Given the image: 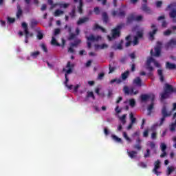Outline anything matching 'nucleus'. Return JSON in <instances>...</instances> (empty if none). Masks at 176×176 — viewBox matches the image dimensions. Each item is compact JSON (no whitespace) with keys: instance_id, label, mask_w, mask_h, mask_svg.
<instances>
[{"instance_id":"obj_1","label":"nucleus","mask_w":176,"mask_h":176,"mask_svg":"<svg viewBox=\"0 0 176 176\" xmlns=\"http://www.w3.org/2000/svg\"><path fill=\"white\" fill-rule=\"evenodd\" d=\"M123 27H124V23L117 25V26L111 30V36L109 35L107 36L108 41H115L116 38H119V36H120V31H122Z\"/></svg>"},{"instance_id":"obj_2","label":"nucleus","mask_w":176,"mask_h":176,"mask_svg":"<svg viewBox=\"0 0 176 176\" xmlns=\"http://www.w3.org/2000/svg\"><path fill=\"white\" fill-rule=\"evenodd\" d=\"M151 30H153L148 32V36H149L150 41H153L155 39V35H156L158 31V29L156 27V25L153 23L151 24Z\"/></svg>"},{"instance_id":"obj_3","label":"nucleus","mask_w":176,"mask_h":176,"mask_svg":"<svg viewBox=\"0 0 176 176\" xmlns=\"http://www.w3.org/2000/svg\"><path fill=\"white\" fill-rule=\"evenodd\" d=\"M123 91L125 94H127L128 96H133V94L135 96L138 93V91H134V87H131V89H129L127 86L124 87Z\"/></svg>"},{"instance_id":"obj_4","label":"nucleus","mask_w":176,"mask_h":176,"mask_svg":"<svg viewBox=\"0 0 176 176\" xmlns=\"http://www.w3.org/2000/svg\"><path fill=\"white\" fill-rule=\"evenodd\" d=\"M22 28H23L25 32V43H28V35L30 34V32L28 31V25H27L25 22H23Z\"/></svg>"},{"instance_id":"obj_5","label":"nucleus","mask_w":176,"mask_h":176,"mask_svg":"<svg viewBox=\"0 0 176 176\" xmlns=\"http://www.w3.org/2000/svg\"><path fill=\"white\" fill-rule=\"evenodd\" d=\"M160 168V160H157L155 163H154V168L153 170V173L155 174V175H160L162 174L161 172L157 171Z\"/></svg>"},{"instance_id":"obj_6","label":"nucleus","mask_w":176,"mask_h":176,"mask_svg":"<svg viewBox=\"0 0 176 176\" xmlns=\"http://www.w3.org/2000/svg\"><path fill=\"white\" fill-rule=\"evenodd\" d=\"M176 46V39L171 38L168 43H166L165 47L166 49H174Z\"/></svg>"},{"instance_id":"obj_7","label":"nucleus","mask_w":176,"mask_h":176,"mask_svg":"<svg viewBox=\"0 0 176 176\" xmlns=\"http://www.w3.org/2000/svg\"><path fill=\"white\" fill-rule=\"evenodd\" d=\"M164 91H166L168 94H171V93H175L176 89L173 87V85L170 84H166Z\"/></svg>"},{"instance_id":"obj_8","label":"nucleus","mask_w":176,"mask_h":176,"mask_svg":"<svg viewBox=\"0 0 176 176\" xmlns=\"http://www.w3.org/2000/svg\"><path fill=\"white\" fill-rule=\"evenodd\" d=\"M51 43L54 45V46H61V47H64V46H65V40L64 38H62V45H60L57 42V40H56V38L52 37Z\"/></svg>"},{"instance_id":"obj_9","label":"nucleus","mask_w":176,"mask_h":176,"mask_svg":"<svg viewBox=\"0 0 176 176\" xmlns=\"http://www.w3.org/2000/svg\"><path fill=\"white\" fill-rule=\"evenodd\" d=\"M142 10L147 13V14H152V10L146 5V3L142 5Z\"/></svg>"},{"instance_id":"obj_10","label":"nucleus","mask_w":176,"mask_h":176,"mask_svg":"<svg viewBox=\"0 0 176 176\" xmlns=\"http://www.w3.org/2000/svg\"><path fill=\"white\" fill-rule=\"evenodd\" d=\"M155 53L153 54V50H151L150 53L151 56H154L155 57H160V53L162 52V49H160V47H155Z\"/></svg>"},{"instance_id":"obj_11","label":"nucleus","mask_w":176,"mask_h":176,"mask_svg":"<svg viewBox=\"0 0 176 176\" xmlns=\"http://www.w3.org/2000/svg\"><path fill=\"white\" fill-rule=\"evenodd\" d=\"M133 21H135V14H130L126 18V24H131Z\"/></svg>"},{"instance_id":"obj_12","label":"nucleus","mask_w":176,"mask_h":176,"mask_svg":"<svg viewBox=\"0 0 176 176\" xmlns=\"http://www.w3.org/2000/svg\"><path fill=\"white\" fill-rule=\"evenodd\" d=\"M90 19L89 17H83V18H80L78 21H77V25H82V24H85V23H87Z\"/></svg>"},{"instance_id":"obj_13","label":"nucleus","mask_w":176,"mask_h":176,"mask_svg":"<svg viewBox=\"0 0 176 176\" xmlns=\"http://www.w3.org/2000/svg\"><path fill=\"white\" fill-rule=\"evenodd\" d=\"M133 84L136 86H138L139 87H141V86H142V80H141V78L140 77H136L133 80Z\"/></svg>"},{"instance_id":"obj_14","label":"nucleus","mask_w":176,"mask_h":176,"mask_svg":"<svg viewBox=\"0 0 176 176\" xmlns=\"http://www.w3.org/2000/svg\"><path fill=\"white\" fill-rule=\"evenodd\" d=\"M72 67H74V65H71V62H67L66 68H69L68 70L66 71V75L68 76V74H72Z\"/></svg>"},{"instance_id":"obj_15","label":"nucleus","mask_w":176,"mask_h":176,"mask_svg":"<svg viewBox=\"0 0 176 176\" xmlns=\"http://www.w3.org/2000/svg\"><path fill=\"white\" fill-rule=\"evenodd\" d=\"M138 152L135 151H127V155L131 159H135L137 157Z\"/></svg>"},{"instance_id":"obj_16","label":"nucleus","mask_w":176,"mask_h":176,"mask_svg":"<svg viewBox=\"0 0 176 176\" xmlns=\"http://www.w3.org/2000/svg\"><path fill=\"white\" fill-rule=\"evenodd\" d=\"M147 145L153 151L154 153L156 154L157 153L156 151V144L154 142H149Z\"/></svg>"},{"instance_id":"obj_17","label":"nucleus","mask_w":176,"mask_h":176,"mask_svg":"<svg viewBox=\"0 0 176 176\" xmlns=\"http://www.w3.org/2000/svg\"><path fill=\"white\" fill-rule=\"evenodd\" d=\"M23 16V10H21V6L20 5L17 6L16 18L20 19Z\"/></svg>"},{"instance_id":"obj_18","label":"nucleus","mask_w":176,"mask_h":176,"mask_svg":"<svg viewBox=\"0 0 176 176\" xmlns=\"http://www.w3.org/2000/svg\"><path fill=\"white\" fill-rule=\"evenodd\" d=\"M140 98L142 102H145L151 98V96L148 94H142Z\"/></svg>"},{"instance_id":"obj_19","label":"nucleus","mask_w":176,"mask_h":176,"mask_svg":"<svg viewBox=\"0 0 176 176\" xmlns=\"http://www.w3.org/2000/svg\"><path fill=\"white\" fill-rule=\"evenodd\" d=\"M92 98L93 100H96V96H94V93L93 91H87V96L85 98V101H87V98Z\"/></svg>"},{"instance_id":"obj_20","label":"nucleus","mask_w":176,"mask_h":176,"mask_svg":"<svg viewBox=\"0 0 176 176\" xmlns=\"http://www.w3.org/2000/svg\"><path fill=\"white\" fill-rule=\"evenodd\" d=\"M98 36L96 37L94 35L91 34L89 36L87 37V41L89 42H97L98 41Z\"/></svg>"},{"instance_id":"obj_21","label":"nucleus","mask_w":176,"mask_h":176,"mask_svg":"<svg viewBox=\"0 0 176 176\" xmlns=\"http://www.w3.org/2000/svg\"><path fill=\"white\" fill-rule=\"evenodd\" d=\"M166 68H168V69H176V65L171 63L170 62H166Z\"/></svg>"},{"instance_id":"obj_22","label":"nucleus","mask_w":176,"mask_h":176,"mask_svg":"<svg viewBox=\"0 0 176 176\" xmlns=\"http://www.w3.org/2000/svg\"><path fill=\"white\" fill-rule=\"evenodd\" d=\"M108 47V45L107 44H102L98 45V44H95V50H98V49H107Z\"/></svg>"},{"instance_id":"obj_23","label":"nucleus","mask_w":176,"mask_h":176,"mask_svg":"<svg viewBox=\"0 0 176 176\" xmlns=\"http://www.w3.org/2000/svg\"><path fill=\"white\" fill-rule=\"evenodd\" d=\"M131 36L130 35L126 37V41H127V42L125 44L126 47H129V46L131 45V43H133V41H131Z\"/></svg>"},{"instance_id":"obj_24","label":"nucleus","mask_w":176,"mask_h":176,"mask_svg":"<svg viewBox=\"0 0 176 176\" xmlns=\"http://www.w3.org/2000/svg\"><path fill=\"white\" fill-rule=\"evenodd\" d=\"M102 20H103L104 23H105V24H107L109 21L108 14H107V12H102Z\"/></svg>"},{"instance_id":"obj_25","label":"nucleus","mask_w":176,"mask_h":176,"mask_svg":"<svg viewBox=\"0 0 176 176\" xmlns=\"http://www.w3.org/2000/svg\"><path fill=\"white\" fill-rule=\"evenodd\" d=\"M78 13L80 14H82L83 13V1L80 0L79 6L78 7Z\"/></svg>"},{"instance_id":"obj_26","label":"nucleus","mask_w":176,"mask_h":176,"mask_svg":"<svg viewBox=\"0 0 176 176\" xmlns=\"http://www.w3.org/2000/svg\"><path fill=\"white\" fill-rule=\"evenodd\" d=\"M162 116H164L166 118L170 116V114H168V113H167V108L166 107V106H164L162 110Z\"/></svg>"},{"instance_id":"obj_27","label":"nucleus","mask_w":176,"mask_h":176,"mask_svg":"<svg viewBox=\"0 0 176 176\" xmlns=\"http://www.w3.org/2000/svg\"><path fill=\"white\" fill-rule=\"evenodd\" d=\"M157 74L160 76V80L161 82H164V76H163V70L162 69H158L157 70Z\"/></svg>"},{"instance_id":"obj_28","label":"nucleus","mask_w":176,"mask_h":176,"mask_svg":"<svg viewBox=\"0 0 176 176\" xmlns=\"http://www.w3.org/2000/svg\"><path fill=\"white\" fill-rule=\"evenodd\" d=\"M39 54H41V52L39 51H35V52L30 53V56L33 58H37L38 56H39Z\"/></svg>"},{"instance_id":"obj_29","label":"nucleus","mask_w":176,"mask_h":176,"mask_svg":"<svg viewBox=\"0 0 176 176\" xmlns=\"http://www.w3.org/2000/svg\"><path fill=\"white\" fill-rule=\"evenodd\" d=\"M129 74H130V72L129 71H126L121 74V78L122 80H126V78L129 77Z\"/></svg>"},{"instance_id":"obj_30","label":"nucleus","mask_w":176,"mask_h":176,"mask_svg":"<svg viewBox=\"0 0 176 176\" xmlns=\"http://www.w3.org/2000/svg\"><path fill=\"white\" fill-rule=\"evenodd\" d=\"M58 6L63 9H67L69 6V3H59Z\"/></svg>"},{"instance_id":"obj_31","label":"nucleus","mask_w":176,"mask_h":176,"mask_svg":"<svg viewBox=\"0 0 176 176\" xmlns=\"http://www.w3.org/2000/svg\"><path fill=\"white\" fill-rule=\"evenodd\" d=\"M169 16H170V19H175V17H176V10L175 9H173L170 12Z\"/></svg>"},{"instance_id":"obj_32","label":"nucleus","mask_w":176,"mask_h":176,"mask_svg":"<svg viewBox=\"0 0 176 176\" xmlns=\"http://www.w3.org/2000/svg\"><path fill=\"white\" fill-rule=\"evenodd\" d=\"M166 98H168V94L164 91V93L161 94V100H166Z\"/></svg>"},{"instance_id":"obj_33","label":"nucleus","mask_w":176,"mask_h":176,"mask_svg":"<svg viewBox=\"0 0 176 176\" xmlns=\"http://www.w3.org/2000/svg\"><path fill=\"white\" fill-rule=\"evenodd\" d=\"M138 36H134L133 41V46H137L140 43V41H138Z\"/></svg>"},{"instance_id":"obj_34","label":"nucleus","mask_w":176,"mask_h":176,"mask_svg":"<svg viewBox=\"0 0 176 176\" xmlns=\"http://www.w3.org/2000/svg\"><path fill=\"white\" fill-rule=\"evenodd\" d=\"M155 107V103H151V104L148 105L147 109L148 111V115H151V112H152V109H153Z\"/></svg>"},{"instance_id":"obj_35","label":"nucleus","mask_w":176,"mask_h":176,"mask_svg":"<svg viewBox=\"0 0 176 176\" xmlns=\"http://www.w3.org/2000/svg\"><path fill=\"white\" fill-rule=\"evenodd\" d=\"M111 138L116 142H122V139L120 138H118L116 135H112Z\"/></svg>"},{"instance_id":"obj_36","label":"nucleus","mask_w":176,"mask_h":176,"mask_svg":"<svg viewBox=\"0 0 176 176\" xmlns=\"http://www.w3.org/2000/svg\"><path fill=\"white\" fill-rule=\"evenodd\" d=\"M80 42H82V41L80 40H76L74 41V43H72L71 46L72 47H76L78 46V45H79V43H80Z\"/></svg>"},{"instance_id":"obj_37","label":"nucleus","mask_w":176,"mask_h":176,"mask_svg":"<svg viewBox=\"0 0 176 176\" xmlns=\"http://www.w3.org/2000/svg\"><path fill=\"white\" fill-rule=\"evenodd\" d=\"M61 14H64V11L60 10H56V11L54 12V16H58Z\"/></svg>"},{"instance_id":"obj_38","label":"nucleus","mask_w":176,"mask_h":176,"mask_svg":"<svg viewBox=\"0 0 176 176\" xmlns=\"http://www.w3.org/2000/svg\"><path fill=\"white\" fill-rule=\"evenodd\" d=\"M176 6V3L173 2L169 4L167 8H166V10H170V9H173V8H175Z\"/></svg>"},{"instance_id":"obj_39","label":"nucleus","mask_w":176,"mask_h":176,"mask_svg":"<svg viewBox=\"0 0 176 176\" xmlns=\"http://www.w3.org/2000/svg\"><path fill=\"white\" fill-rule=\"evenodd\" d=\"M38 25V21L36 20H32L30 23V26L32 28H35Z\"/></svg>"},{"instance_id":"obj_40","label":"nucleus","mask_w":176,"mask_h":176,"mask_svg":"<svg viewBox=\"0 0 176 176\" xmlns=\"http://www.w3.org/2000/svg\"><path fill=\"white\" fill-rule=\"evenodd\" d=\"M138 36V38H141L144 37V32H142V31H138L136 32V36Z\"/></svg>"},{"instance_id":"obj_41","label":"nucleus","mask_w":176,"mask_h":176,"mask_svg":"<svg viewBox=\"0 0 176 176\" xmlns=\"http://www.w3.org/2000/svg\"><path fill=\"white\" fill-rule=\"evenodd\" d=\"M69 16H70V17H72V19H74V17H76V12L75 10V8H73L71 12H69Z\"/></svg>"},{"instance_id":"obj_42","label":"nucleus","mask_w":176,"mask_h":176,"mask_svg":"<svg viewBox=\"0 0 176 176\" xmlns=\"http://www.w3.org/2000/svg\"><path fill=\"white\" fill-rule=\"evenodd\" d=\"M37 39H38L39 41L43 39V34L42 33V32L38 31L37 32Z\"/></svg>"},{"instance_id":"obj_43","label":"nucleus","mask_w":176,"mask_h":176,"mask_svg":"<svg viewBox=\"0 0 176 176\" xmlns=\"http://www.w3.org/2000/svg\"><path fill=\"white\" fill-rule=\"evenodd\" d=\"M149 156H151V150L147 148L146 153L144 154V157L146 159L147 157H149Z\"/></svg>"},{"instance_id":"obj_44","label":"nucleus","mask_w":176,"mask_h":176,"mask_svg":"<svg viewBox=\"0 0 176 176\" xmlns=\"http://www.w3.org/2000/svg\"><path fill=\"white\" fill-rule=\"evenodd\" d=\"M122 135H123L124 138H125V140H126L129 142H131V139H130L129 135H127L126 132H123Z\"/></svg>"},{"instance_id":"obj_45","label":"nucleus","mask_w":176,"mask_h":176,"mask_svg":"<svg viewBox=\"0 0 176 176\" xmlns=\"http://www.w3.org/2000/svg\"><path fill=\"white\" fill-rule=\"evenodd\" d=\"M154 62H155V58H153V57H150L147 59L146 65H151V63Z\"/></svg>"},{"instance_id":"obj_46","label":"nucleus","mask_w":176,"mask_h":176,"mask_svg":"<svg viewBox=\"0 0 176 176\" xmlns=\"http://www.w3.org/2000/svg\"><path fill=\"white\" fill-rule=\"evenodd\" d=\"M130 118H131V124H134V123H135L136 118H134V115L133 114V113H131Z\"/></svg>"},{"instance_id":"obj_47","label":"nucleus","mask_w":176,"mask_h":176,"mask_svg":"<svg viewBox=\"0 0 176 176\" xmlns=\"http://www.w3.org/2000/svg\"><path fill=\"white\" fill-rule=\"evenodd\" d=\"M129 105L132 108H134V107H135V100L134 99H130L129 100Z\"/></svg>"},{"instance_id":"obj_48","label":"nucleus","mask_w":176,"mask_h":176,"mask_svg":"<svg viewBox=\"0 0 176 176\" xmlns=\"http://www.w3.org/2000/svg\"><path fill=\"white\" fill-rule=\"evenodd\" d=\"M76 35L75 34H74V33H70L69 34V38H68V39H69V41H72V39H75L76 38Z\"/></svg>"},{"instance_id":"obj_49","label":"nucleus","mask_w":176,"mask_h":176,"mask_svg":"<svg viewBox=\"0 0 176 176\" xmlns=\"http://www.w3.org/2000/svg\"><path fill=\"white\" fill-rule=\"evenodd\" d=\"M126 114H124L122 116V117L120 118V120H121L122 124H124L126 123Z\"/></svg>"},{"instance_id":"obj_50","label":"nucleus","mask_w":176,"mask_h":176,"mask_svg":"<svg viewBox=\"0 0 176 176\" xmlns=\"http://www.w3.org/2000/svg\"><path fill=\"white\" fill-rule=\"evenodd\" d=\"M143 18L142 15H135V21H142Z\"/></svg>"},{"instance_id":"obj_51","label":"nucleus","mask_w":176,"mask_h":176,"mask_svg":"<svg viewBox=\"0 0 176 176\" xmlns=\"http://www.w3.org/2000/svg\"><path fill=\"white\" fill-rule=\"evenodd\" d=\"M160 148H161L162 152H164V151H166V149H167V146L166 145V144L162 143L160 145Z\"/></svg>"},{"instance_id":"obj_52","label":"nucleus","mask_w":176,"mask_h":176,"mask_svg":"<svg viewBox=\"0 0 176 176\" xmlns=\"http://www.w3.org/2000/svg\"><path fill=\"white\" fill-rule=\"evenodd\" d=\"M148 135H149V129H146L143 132V137L144 138H148Z\"/></svg>"},{"instance_id":"obj_53","label":"nucleus","mask_w":176,"mask_h":176,"mask_svg":"<svg viewBox=\"0 0 176 176\" xmlns=\"http://www.w3.org/2000/svg\"><path fill=\"white\" fill-rule=\"evenodd\" d=\"M138 166H139V167H142V168H146V167H148L146 164H145V162H140L138 164Z\"/></svg>"},{"instance_id":"obj_54","label":"nucleus","mask_w":176,"mask_h":176,"mask_svg":"<svg viewBox=\"0 0 176 176\" xmlns=\"http://www.w3.org/2000/svg\"><path fill=\"white\" fill-rule=\"evenodd\" d=\"M118 16L119 17H124L126 16V12H124V10H121L118 14Z\"/></svg>"},{"instance_id":"obj_55","label":"nucleus","mask_w":176,"mask_h":176,"mask_svg":"<svg viewBox=\"0 0 176 176\" xmlns=\"http://www.w3.org/2000/svg\"><path fill=\"white\" fill-rule=\"evenodd\" d=\"M109 74H112V72H113L116 69V67H112V66H111V65H109Z\"/></svg>"},{"instance_id":"obj_56","label":"nucleus","mask_w":176,"mask_h":176,"mask_svg":"<svg viewBox=\"0 0 176 176\" xmlns=\"http://www.w3.org/2000/svg\"><path fill=\"white\" fill-rule=\"evenodd\" d=\"M172 33H173V32H171V30H167L165 32H164V35L165 36H169V35H171Z\"/></svg>"},{"instance_id":"obj_57","label":"nucleus","mask_w":176,"mask_h":176,"mask_svg":"<svg viewBox=\"0 0 176 176\" xmlns=\"http://www.w3.org/2000/svg\"><path fill=\"white\" fill-rule=\"evenodd\" d=\"M134 149H137L138 151H141L142 149V147L141 146V144H135L133 146Z\"/></svg>"},{"instance_id":"obj_58","label":"nucleus","mask_w":176,"mask_h":176,"mask_svg":"<svg viewBox=\"0 0 176 176\" xmlns=\"http://www.w3.org/2000/svg\"><path fill=\"white\" fill-rule=\"evenodd\" d=\"M101 26L100 25L95 23L94 27H93V31H97V30H100Z\"/></svg>"},{"instance_id":"obj_59","label":"nucleus","mask_w":176,"mask_h":176,"mask_svg":"<svg viewBox=\"0 0 176 176\" xmlns=\"http://www.w3.org/2000/svg\"><path fill=\"white\" fill-rule=\"evenodd\" d=\"M175 127H176V121H175V123H173L170 125V131H175Z\"/></svg>"},{"instance_id":"obj_60","label":"nucleus","mask_w":176,"mask_h":176,"mask_svg":"<svg viewBox=\"0 0 176 176\" xmlns=\"http://www.w3.org/2000/svg\"><path fill=\"white\" fill-rule=\"evenodd\" d=\"M156 138H157V133L153 132L151 133V140H156Z\"/></svg>"},{"instance_id":"obj_61","label":"nucleus","mask_w":176,"mask_h":176,"mask_svg":"<svg viewBox=\"0 0 176 176\" xmlns=\"http://www.w3.org/2000/svg\"><path fill=\"white\" fill-rule=\"evenodd\" d=\"M156 8H162V5H163V1H156L155 2Z\"/></svg>"},{"instance_id":"obj_62","label":"nucleus","mask_w":176,"mask_h":176,"mask_svg":"<svg viewBox=\"0 0 176 176\" xmlns=\"http://www.w3.org/2000/svg\"><path fill=\"white\" fill-rule=\"evenodd\" d=\"M8 23H10V24H13V23H14V21H16V19L14 18L8 17Z\"/></svg>"},{"instance_id":"obj_63","label":"nucleus","mask_w":176,"mask_h":176,"mask_svg":"<svg viewBox=\"0 0 176 176\" xmlns=\"http://www.w3.org/2000/svg\"><path fill=\"white\" fill-rule=\"evenodd\" d=\"M94 12L95 14H97V15L100 14V8L98 7L94 8Z\"/></svg>"},{"instance_id":"obj_64","label":"nucleus","mask_w":176,"mask_h":176,"mask_svg":"<svg viewBox=\"0 0 176 176\" xmlns=\"http://www.w3.org/2000/svg\"><path fill=\"white\" fill-rule=\"evenodd\" d=\"M41 49L43 50V52L47 53V47H46V45L41 44Z\"/></svg>"}]
</instances>
